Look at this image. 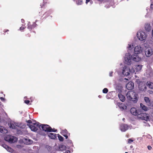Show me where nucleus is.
<instances>
[{
  "mask_svg": "<svg viewBox=\"0 0 153 153\" xmlns=\"http://www.w3.org/2000/svg\"><path fill=\"white\" fill-rule=\"evenodd\" d=\"M128 126L126 124H122L120 125V128L122 131H125L128 128Z\"/></svg>",
  "mask_w": 153,
  "mask_h": 153,
  "instance_id": "15",
  "label": "nucleus"
},
{
  "mask_svg": "<svg viewBox=\"0 0 153 153\" xmlns=\"http://www.w3.org/2000/svg\"><path fill=\"white\" fill-rule=\"evenodd\" d=\"M132 56L129 53H126L124 57V61L125 64L130 65L132 63Z\"/></svg>",
  "mask_w": 153,
  "mask_h": 153,
  "instance_id": "6",
  "label": "nucleus"
},
{
  "mask_svg": "<svg viewBox=\"0 0 153 153\" xmlns=\"http://www.w3.org/2000/svg\"><path fill=\"white\" fill-rule=\"evenodd\" d=\"M126 136L127 137H129L128 135H126Z\"/></svg>",
  "mask_w": 153,
  "mask_h": 153,
  "instance_id": "50",
  "label": "nucleus"
},
{
  "mask_svg": "<svg viewBox=\"0 0 153 153\" xmlns=\"http://www.w3.org/2000/svg\"><path fill=\"white\" fill-rule=\"evenodd\" d=\"M144 51V49L140 45H137L135 47L134 52L135 54H138L142 53Z\"/></svg>",
  "mask_w": 153,
  "mask_h": 153,
  "instance_id": "9",
  "label": "nucleus"
},
{
  "mask_svg": "<svg viewBox=\"0 0 153 153\" xmlns=\"http://www.w3.org/2000/svg\"><path fill=\"white\" fill-rule=\"evenodd\" d=\"M133 48V45L131 44H128V46L127 47L128 48L129 50H131Z\"/></svg>",
  "mask_w": 153,
  "mask_h": 153,
  "instance_id": "32",
  "label": "nucleus"
},
{
  "mask_svg": "<svg viewBox=\"0 0 153 153\" xmlns=\"http://www.w3.org/2000/svg\"><path fill=\"white\" fill-rule=\"evenodd\" d=\"M134 71V70L132 68L130 69L128 67L125 66L123 69L122 73L123 75L127 76L129 75L131 73H133Z\"/></svg>",
  "mask_w": 153,
  "mask_h": 153,
  "instance_id": "4",
  "label": "nucleus"
},
{
  "mask_svg": "<svg viewBox=\"0 0 153 153\" xmlns=\"http://www.w3.org/2000/svg\"><path fill=\"white\" fill-rule=\"evenodd\" d=\"M125 153H128V152H125Z\"/></svg>",
  "mask_w": 153,
  "mask_h": 153,
  "instance_id": "53",
  "label": "nucleus"
},
{
  "mask_svg": "<svg viewBox=\"0 0 153 153\" xmlns=\"http://www.w3.org/2000/svg\"><path fill=\"white\" fill-rule=\"evenodd\" d=\"M21 22L22 23H24V20L23 19H21Z\"/></svg>",
  "mask_w": 153,
  "mask_h": 153,
  "instance_id": "47",
  "label": "nucleus"
},
{
  "mask_svg": "<svg viewBox=\"0 0 153 153\" xmlns=\"http://www.w3.org/2000/svg\"><path fill=\"white\" fill-rule=\"evenodd\" d=\"M137 54H135L131 55L132 60L134 61L137 62L141 60V58Z\"/></svg>",
  "mask_w": 153,
  "mask_h": 153,
  "instance_id": "13",
  "label": "nucleus"
},
{
  "mask_svg": "<svg viewBox=\"0 0 153 153\" xmlns=\"http://www.w3.org/2000/svg\"><path fill=\"white\" fill-rule=\"evenodd\" d=\"M90 0H86V3L87 4L88 2L90 1Z\"/></svg>",
  "mask_w": 153,
  "mask_h": 153,
  "instance_id": "46",
  "label": "nucleus"
},
{
  "mask_svg": "<svg viewBox=\"0 0 153 153\" xmlns=\"http://www.w3.org/2000/svg\"><path fill=\"white\" fill-rule=\"evenodd\" d=\"M140 107L144 111H147L148 110V108L142 103L140 104Z\"/></svg>",
  "mask_w": 153,
  "mask_h": 153,
  "instance_id": "26",
  "label": "nucleus"
},
{
  "mask_svg": "<svg viewBox=\"0 0 153 153\" xmlns=\"http://www.w3.org/2000/svg\"><path fill=\"white\" fill-rule=\"evenodd\" d=\"M147 148L149 150H150L152 149L151 146H148Z\"/></svg>",
  "mask_w": 153,
  "mask_h": 153,
  "instance_id": "43",
  "label": "nucleus"
},
{
  "mask_svg": "<svg viewBox=\"0 0 153 153\" xmlns=\"http://www.w3.org/2000/svg\"><path fill=\"white\" fill-rule=\"evenodd\" d=\"M25 140L26 141H25V143L27 145H30L31 144L32 142L33 141L31 140H30L29 139H25Z\"/></svg>",
  "mask_w": 153,
  "mask_h": 153,
  "instance_id": "24",
  "label": "nucleus"
},
{
  "mask_svg": "<svg viewBox=\"0 0 153 153\" xmlns=\"http://www.w3.org/2000/svg\"><path fill=\"white\" fill-rule=\"evenodd\" d=\"M133 140L131 139H128V143H131V142H133Z\"/></svg>",
  "mask_w": 153,
  "mask_h": 153,
  "instance_id": "35",
  "label": "nucleus"
},
{
  "mask_svg": "<svg viewBox=\"0 0 153 153\" xmlns=\"http://www.w3.org/2000/svg\"><path fill=\"white\" fill-rule=\"evenodd\" d=\"M25 102L26 104H29V103L30 102V101L29 100H25Z\"/></svg>",
  "mask_w": 153,
  "mask_h": 153,
  "instance_id": "37",
  "label": "nucleus"
},
{
  "mask_svg": "<svg viewBox=\"0 0 153 153\" xmlns=\"http://www.w3.org/2000/svg\"><path fill=\"white\" fill-rule=\"evenodd\" d=\"M9 127L10 128H11L12 129H16V127L15 126V124H14L13 123H11L10 124H9Z\"/></svg>",
  "mask_w": 153,
  "mask_h": 153,
  "instance_id": "29",
  "label": "nucleus"
},
{
  "mask_svg": "<svg viewBox=\"0 0 153 153\" xmlns=\"http://www.w3.org/2000/svg\"><path fill=\"white\" fill-rule=\"evenodd\" d=\"M50 153H55L54 152H50Z\"/></svg>",
  "mask_w": 153,
  "mask_h": 153,
  "instance_id": "52",
  "label": "nucleus"
},
{
  "mask_svg": "<svg viewBox=\"0 0 153 153\" xmlns=\"http://www.w3.org/2000/svg\"><path fill=\"white\" fill-rule=\"evenodd\" d=\"M145 75L148 78H152L153 76V72L151 68H149L146 70Z\"/></svg>",
  "mask_w": 153,
  "mask_h": 153,
  "instance_id": "10",
  "label": "nucleus"
},
{
  "mask_svg": "<svg viewBox=\"0 0 153 153\" xmlns=\"http://www.w3.org/2000/svg\"><path fill=\"white\" fill-rule=\"evenodd\" d=\"M58 137L59 140L60 141H62L63 140V138L62 137V136L59 135V134H58Z\"/></svg>",
  "mask_w": 153,
  "mask_h": 153,
  "instance_id": "33",
  "label": "nucleus"
},
{
  "mask_svg": "<svg viewBox=\"0 0 153 153\" xmlns=\"http://www.w3.org/2000/svg\"><path fill=\"white\" fill-rule=\"evenodd\" d=\"M4 140L10 143H14L17 141V138L15 137L7 135L4 137Z\"/></svg>",
  "mask_w": 153,
  "mask_h": 153,
  "instance_id": "8",
  "label": "nucleus"
},
{
  "mask_svg": "<svg viewBox=\"0 0 153 153\" xmlns=\"http://www.w3.org/2000/svg\"><path fill=\"white\" fill-rule=\"evenodd\" d=\"M139 88L140 90L144 91L146 89V85L144 82H142L139 84Z\"/></svg>",
  "mask_w": 153,
  "mask_h": 153,
  "instance_id": "12",
  "label": "nucleus"
},
{
  "mask_svg": "<svg viewBox=\"0 0 153 153\" xmlns=\"http://www.w3.org/2000/svg\"><path fill=\"white\" fill-rule=\"evenodd\" d=\"M147 85L149 88L153 89V83L149 82H147Z\"/></svg>",
  "mask_w": 153,
  "mask_h": 153,
  "instance_id": "27",
  "label": "nucleus"
},
{
  "mask_svg": "<svg viewBox=\"0 0 153 153\" xmlns=\"http://www.w3.org/2000/svg\"><path fill=\"white\" fill-rule=\"evenodd\" d=\"M68 143H72V141L71 140H69Z\"/></svg>",
  "mask_w": 153,
  "mask_h": 153,
  "instance_id": "48",
  "label": "nucleus"
},
{
  "mask_svg": "<svg viewBox=\"0 0 153 153\" xmlns=\"http://www.w3.org/2000/svg\"><path fill=\"white\" fill-rule=\"evenodd\" d=\"M113 72H111L109 73V75L110 76H112V74Z\"/></svg>",
  "mask_w": 153,
  "mask_h": 153,
  "instance_id": "41",
  "label": "nucleus"
},
{
  "mask_svg": "<svg viewBox=\"0 0 153 153\" xmlns=\"http://www.w3.org/2000/svg\"><path fill=\"white\" fill-rule=\"evenodd\" d=\"M118 97L120 100L122 102H124L125 100V97L121 94H119L118 95Z\"/></svg>",
  "mask_w": 153,
  "mask_h": 153,
  "instance_id": "22",
  "label": "nucleus"
},
{
  "mask_svg": "<svg viewBox=\"0 0 153 153\" xmlns=\"http://www.w3.org/2000/svg\"><path fill=\"white\" fill-rule=\"evenodd\" d=\"M145 29L147 31H149L151 30L150 25L149 23L146 24L145 25Z\"/></svg>",
  "mask_w": 153,
  "mask_h": 153,
  "instance_id": "23",
  "label": "nucleus"
},
{
  "mask_svg": "<svg viewBox=\"0 0 153 153\" xmlns=\"http://www.w3.org/2000/svg\"><path fill=\"white\" fill-rule=\"evenodd\" d=\"M108 90L107 88H104L102 90L103 93L105 94L107 93L108 92Z\"/></svg>",
  "mask_w": 153,
  "mask_h": 153,
  "instance_id": "34",
  "label": "nucleus"
},
{
  "mask_svg": "<svg viewBox=\"0 0 153 153\" xmlns=\"http://www.w3.org/2000/svg\"><path fill=\"white\" fill-rule=\"evenodd\" d=\"M119 107L120 109L122 110H124L125 109H126L127 108L126 106L122 103L119 104Z\"/></svg>",
  "mask_w": 153,
  "mask_h": 153,
  "instance_id": "25",
  "label": "nucleus"
},
{
  "mask_svg": "<svg viewBox=\"0 0 153 153\" xmlns=\"http://www.w3.org/2000/svg\"><path fill=\"white\" fill-rule=\"evenodd\" d=\"M128 99L131 101L136 102H137V97L135 92L133 91H128L126 94Z\"/></svg>",
  "mask_w": 153,
  "mask_h": 153,
  "instance_id": "1",
  "label": "nucleus"
},
{
  "mask_svg": "<svg viewBox=\"0 0 153 153\" xmlns=\"http://www.w3.org/2000/svg\"><path fill=\"white\" fill-rule=\"evenodd\" d=\"M66 147L63 145H60L58 147V151H63L64 150H66Z\"/></svg>",
  "mask_w": 153,
  "mask_h": 153,
  "instance_id": "19",
  "label": "nucleus"
},
{
  "mask_svg": "<svg viewBox=\"0 0 153 153\" xmlns=\"http://www.w3.org/2000/svg\"><path fill=\"white\" fill-rule=\"evenodd\" d=\"M48 137L52 139H55L56 137V134L50 133L48 135Z\"/></svg>",
  "mask_w": 153,
  "mask_h": 153,
  "instance_id": "21",
  "label": "nucleus"
},
{
  "mask_svg": "<svg viewBox=\"0 0 153 153\" xmlns=\"http://www.w3.org/2000/svg\"><path fill=\"white\" fill-rule=\"evenodd\" d=\"M63 135L64 137H65L66 139L68 138V135H67V134H63Z\"/></svg>",
  "mask_w": 153,
  "mask_h": 153,
  "instance_id": "42",
  "label": "nucleus"
},
{
  "mask_svg": "<svg viewBox=\"0 0 153 153\" xmlns=\"http://www.w3.org/2000/svg\"><path fill=\"white\" fill-rule=\"evenodd\" d=\"M27 28L31 30L33 28V27L32 26L29 25L28 26Z\"/></svg>",
  "mask_w": 153,
  "mask_h": 153,
  "instance_id": "36",
  "label": "nucleus"
},
{
  "mask_svg": "<svg viewBox=\"0 0 153 153\" xmlns=\"http://www.w3.org/2000/svg\"><path fill=\"white\" fill-rule=\"evenodd\" d=\"M76 4L77 5H81L82 3V0H77L76 1Z\"/></svg>",
  "mask_w": 153,
  "mask_h": 153,
  "instance_id": "31",
  "label": "nucleus"
},
{
  "mask_svg": "<svg viewBox=\"0 0 153 153\" xmlns=\"http://www.w3.org/2000/svg\"><path fill=\"white\" fill-rule=\"evenodd\" d=\"M35 121H33L31 124H27L28 126L31 130L34 131H36L39 128L41 129V125H39V122L35 123Z\"/></svg>",
  "mask_w": 153,
  "mask_h": 153,
  "instance_id": "2",
  "label": "nucleus"
},
{
  "mask_svg": "<svg viewBox=\"0 0 153 153\" xmlns=\"http://www.w3.org/2000/svg\"><path fill=\"white\" fill-rule=\"evenodd\" d=\"M134 84L132 82H129L126 85L127 89L128 90H132L134 88Z\"/></svg>",
  "mask_w": 153,
  "mask_h": 153,
  "instance_id": "14",
  "label": "nucleus"
},
{
  "mask_svg": "<svg viewBox=\"0 0 153 153\" xmlns=\"http://www.w3.org/2000/svg\"><path fill=\"white\" fill-rule=\"evenodd\" d=\"M0 145L6 149L7 151L10 152H13V149L7 145L4 144H0Z\"/></svg>",
  "mask_w": 153,
  "mask_h": 153,
  "instance_id": "16",
  "label": "nucleus"
},
{
  "mask_svg": "<svg viewBox=\"0 0 153 153\" xmlns=\"http://www.w3.org/2000/svg\"><path fill=\"white\" fill-rule=\"evenodd\" d=\"M0 98L1 100H3L4 99V98L2 97H1Z\"/></svg>",
  "mask_w": 153,
  "mask_h": 153,
  "instance_id": "49",
  "label": "nucleus"
},
{
  "mask_svg": "<svg viewBox=\"0 0 153 153\" xmlns=\"http://www.w3.org/2000/svg\"><path fill=\"white\" fill-rule=\"evenodd\" d=\"M15 126H19V124L18 123H15Z\"/></svg>",
  "mask_w": 153,
  "mask_h": 153,
  "instance_id": "44",
  "label": "nucleus"
},
{
  "mask_svg": "<svg viewBox=\"0 0 153 153\" xmlns=\"http://www.w3.org/2000/svg\"><path fill=\"white\" fill-rule=\"evenodd\" d=\"M0 132L3 134H5L7 133L8 131L4 129V127L0 126Z\"/></svg>",
  "mask_w": 153,
  "mask_h": 153,
  "instance_id": "20",
  "label": "nucleus"
},
{
  "mask_svg": "<svg viewBox=\"0 0 153 153\" xmlns=\"http://www.w3.org/2000/svg\"><path fill=\"white\" fill-rule=\"evenodd\" d=\"M36 23H34L33 24V25L32 26L33 28H34L36 26Z\"/></svg>",
  "mask_w": 153,
  "mask_h": 153,
  "instance_id": "38",
  "label": "nucleus"
},
{
  "mask_svg": "<svg viewBox=\"0 0 153 153\" xmlns=\"http://www.w3.org/2000/svg\"><path fill=\"white\" fill-rule=\"evenodd\" d=\"M70 151L69 150L66 151L65 153H70Z\"/></svg>",
  "mask_w": 153,
  "mask_h": 153,
  "instance_id": "45",
  "label": "nucleus"
},
{
  "mask_svg": "<svg viewBox=\"0 0 153 153\" xmlns=\"http://www.w3.org/2000/svg\"><path fill=\"white\" fill-rule=\"evenodd\" d=\"M41 130L49 132H56L57 131V130H53V129H52L51 127L48 125L47 124L42 125V126H41Z\"/></svg>",
  "mask_w": 153,
  "mask_h": 153,
  "instance_id": "7",
  "label": "nucleus"
},
{
  "mask_svg": "<svg viewBox=\"0 0 153 153\" xmlns=\"http://www.w3.org/2000/svg\"><path fill=\"white\" fill-rule=\"evenodd\" d=\"M125 118H123V119H122V120H123V121H124V120H125Z\"/></svg>",
  "mask_w": 153,
  "mask_h": 153,
  "instance_id": "51",
  "label": "nucleus"
},
{
  "mask_svg": "<svg viewBox=\"0 0 153 153\" xmlns=\"http://www.w3.org/2000/svg\"><path fill=\"white\" fill-rule=\"evenodd\" d=\"M68 132V131L66 129L62 130L61 131V133L62 135L63 134H67Z\"/></svg>",
  "mask_w": 153,
  "mask_h": 153,
  "instance_id": "30",
  "label": "nucleus"
},
{
  "mask_svg": "<svg viewBox=\"0 0 153 153\" xmlns=\"http://www.w3.org/2000/svg\"><path fill=\"white\" fill-rule=\"evenodd\" d=\"M27 123H31L32 124L33 122H32L31 120H29L27 121Z\"/></svg>",
  "mask_w": 153,
  "mask_h": 153,
  "instance_id": "39",
  "label": "nucleus"
},
{
  "mask_svg": "<svg viewBox=\"0 0 153 153\" xmlns=\"http://www.w3.org/2000/svg\"><path fill=\"white\" fill-rule=\"evenodd\" d=\"M25 28V27L22 26L20 28V30H23Z\"/></svg>",
  "mask_w": 153,
  "mask_h": 153,
  "instance_id": "40",
  "label": "nucleus"
},
{
  "mask_svg": "<svg viewBox=\"0 0 153 153\" xmlns=\"http://www.w3.org/2000/svg\"><path fill=\"white\" fill-rule=\"evenodd\" d=\"M139 111H137L135 108H132L130 110L131 113L134 115H137Z\"/></svg>",
  "mask_w": 153,
  "mask_h": 153,
  "instance_id": "17",
  "label": "nucleus"
},
{
  "mask_svg": "<svg viewBox=\"0 0 153 153\" xmlns=\"http://www.w3.org/2000/svg\"><path fill=\"white\" fill-rule=\"evenodd\" d=\"M125 79H127L126 78H125Z\"/></svg>",
  "mask_w": 153,
  "mask_h": 153,
  "instance_id": "54",
  "label": "nucleus"
},
{
  "mask_svg": "<svg viewBox=\"0 0 153 153\" xmlns=\"http://www.w3.org/2000/svg\"><path fill=\"white\" fill-rule=\"evenodd\" d=\"M142 65H135L136 69L137 71H140L142 69Z\"/></svg>",
  "mask_w": 153,
  "mask_h": 153,
  "instance_id": "28",
  "label": "nucleus"
},
{
  "mask_svg": "<svg viewBox=\"0 0 153 153\" xmlns=\"http://www.w3.org/2000/svg\"><path fill=\"white\" fill-rule=\"evenodd\" d=\"M144 100L147 105L149 106L152 105V102L150 101L149 98L148 97H145L144 98Z\"/></svg>",
  "mask_w": 153,
  "mask_h": 153,
  "instance_id": "18",
  "label": "nucleus"
},
{
  "mask_svg": "<svg viewBox=\"0 0 153 153\" xmlns=\"http://www.w3.org/2000/svg\"><path fill=\"white\" fill-rule=\"evenodd\" d=\"M145 54L147 57L151 56L152 54V51L151 48L148 47L145 49Z\"/></svg>",
  "mask_w": 153,
  "mask_h": 153,
  "instance_id": "11",
  "label": "nucleus"
},
{
  "mask_svg": "<svg viewBox=\"0 0 153 153\" xmlns=\"http://www.w3.org/2000/svg\"><path fill=\"white\" fill-rule=\"evenodd\" d=\"M138 119L144 120L146 121L149 120V115L146 113H141L140 111L137 114Z\"/></svg>",
  "mask_w": 153,
  "mask_h": 153,
  "instance_id": "3",
  "label": "nucleus"
},
{
  "mask_svg": "<svg viewBox=\"0 0 153 153\" xmlns=\"http://www.w3.org/2000/svg\"><path fill=\"white\" fill-rule=\"evenodd\" d=\"M137 36L138 39L140 41H145L147 37L146 33L142 31H139L137 32Z\"/></svg>",
  "mask_w": 153,
  "mask_h": 153,
  "instance_id": "5",
  "label": "nucleus"
}]
</instances>
